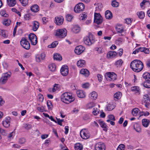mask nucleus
Wrapping results in <instances>:
<instances>
[{
	"mask_svg": "<svg viewBox=\"0 0 150 150\" xmlns=\"http://www.w3.org/2000/svg\"><path fill=\"white\" fill-rule=\"evenodd\" d=\"M130 67L134 72H138L142 70L144 65L143 63L140 60L135 59L131 62Z\"/></svg>",
	"mask_w": 150,
	"mask_h": 150,
	"instance_id": "1",
	"label": "nucleus"
},
{
	"mask_svg": "<svg viewBox=\"0 0 150 150\" xmlns=\"http://www.w3.org/2000/svg\"><path fill=\"white\" fill-rule=\"evenodd\" d=\"M61 100L66 103H69L73 101L75 98L72 96L71 94L67 92L63 93L61 96Z\"/></svg>",
	"mask_w": 150,
	"mask_h": 150,
	"instance_id": "2",
	"label": "nucleus"
},
{
	"mask_svg": "<svg viewBox=\"0 0 150 150\" xmlns=\"http://www.w3.org/2000/svg\"><path fill=\"white\" fill-rule=\"evenodd\" d=\"M55 35L59 38H64L67 34V30L66 29H58L55 31Z\"/></svg>",
	"mask_w": 150,
	"mask_h": 150,
	"instance_id": "3",
	"label": "nucleus"
},
{
	"mask_svg": "<svg viewBox=\"0 0 150 150\" xmlns=\"http://www.w3.org/2000/svg\"><path fill=\"white\" fill-rule=\"evenodd\" d=\"M84 42L86 45H91L94 43L95 40L94 38L92 35H89L84 38Z\"/></svg>",
	"mask_w": 150,
	"mask_h": 150,
	"instance_id": "4",
	"label": "nucleus"
},
{
	"mask_svg": "<svg viewBox=\"0 0 150 150\" xmlns=\"http://www.w3.org/2000/svg\"><path fill=\"white\" fill-rule=\"evenodd\" d=\"M11 73L10 72L4 74L0 79V82L2 84H5L8 79L11 77Z\"/></svg>",
	"mask_w": 150,
	"mask_h": 150,
	"instance_id": "5",
	"label": "nucleus"
},
{
	"mask_svg": "<svg viewBox=\"0 0 150 150\" xmlns=\"http://www.w3.org/2000/svg\"><path fill=\"white\" fill-rule=\"evenodd\" d=\"M21 45L23 48L26 50H28L30 48V45L29 42L24 38H23L20 41Z\"/></svg>",
	"mask_w": 150,
	"mask_h": 150,
	"instance_id": "6",
	"label": "nucleus"
},
{
	"mask_svg": "<svg viewBox=\"0 0 150 150\" xmlns=\"http://www.w3.org/2000/svg\"><path fill=\"white\" fill-rule=\"evenodd\" d=\"M94 22L98 25L100 24L103 22V18L99 13H94Z\"/></svg>",
	"mask_w": 150,
	"mask_h": 150,
	"instance_id": "7",
	"label": "nucleus"
},
{
	"mask_svg": "<svg viewBox=\"0 0 150 150\" xmlns=\"http://www.w3.org/2000/svg\"><path fill=\"white\" fill-rule=\"evenodd\" d=\"M29 39L32 45H35L37 43V38L36 36L34 33H30L28 36Z\"/></svg>",
	"mask_w": 150,
	"mask_h": 150,
	"instance_id": "8",
	"label": "nucleus"
},
{
	"mask_svg": "<svg viewBox=\"0 0 150 150\" xmlns=\"http://www.w3.org/2000/svg\"><path fill=\"white\" fill-rule=\"evenodd\" d=\"M84 8L85 6L83 3H79L75 6L74 11L76 13H79L82 11Z\"/></svg>",
	"mask_w": 150,
	"mask_h": 150,
	"instance_id": "9",
	"label": "nucleus"
},
{
	"mask_svg": "<svg viewBox=\"0 0 150 150\" xmlns=\"http://www.w3.org/2000/svg\"><path fill=\"white\" fill-rule=\"evenodd\" d=\"M149 98L148 95L147 94L144 95L142 101V104L144 105L146 108H149Z\"/></svg>",
	"mask_w": 150,
	"mask_h": 150,
	"instance_id": "10",
	"label": "nucleus"
},
{
	"mask_svg": "<svg viewBox=\"0 0 150 150\" xmlns=\"http://www.w3.org/2000/svg\"><path fill=\"white\" fill-rule=\"evenodd\" d=\"M105 148L104 144L102 142L97 143L95 146V150H105Z\"/></svg>",
	"mask_w": 150,
	"mask_h": 150,
	"instance_id": "11",
	"label": "nucleus"
},
{
	"mask_svg": "<svg viewBox=\"0 0 150 150\" xmlns=\"http://www.w3.org/2000/svg\"><path fill=\"white\" fill-rule=\"evenodd\" d=\"M69 71V68L66 65L62 66L60 69L61 73L63 76H67L68 74Z\"/></svg>",
	"mask_w": 150,
	"mask_h": 150,
	"instance_id": "12",
	"label": "nucleus"
},
{
	"mask_svg": "<svg viewBox=\"0 0 150 150\" xmlns=\"http://www.w3.org/2000/svg\"><path fill=\"white\" fill-rule=\"evenodd\" d=\"M85 50V48L82 45H79L76 47L74 51L76 54L80 55Z\"/></svg>",
	"mask_w": 150,
	"mask_h": 150,
	"instance_id": "13",
	"label": "nucleus"
},
{
	"mask_svg": "<svg viewBox=\"0 0 150 150\" xmlns=\"http://www.w3.org/2000/svg\"><path fill=\"white\" fill-rule=\"evenodd\" d=\"M55 23L58 25H61L63 22L64 18L61 16H59L55 17Z\"/></svg>",
	"mask_w": 150,
	"mask_h": 150,
	"instance_id": "14",
	"label": "nucleus"
},
{
	"mask_svg": "<svg viewBox=\"0 0 150 150\" xmlns=\"http://www.w3.org/2000/svg\"><path fill=\"white\" fill-rule=\"evenodd\" d=\"M11 118L10 117H7L5 120L2 122L3 125L5 127H8L10 125Z\"/></svg>",
	"mask_w": 150,
	"mask_h": 150,
	"instance_id": "15",
	"label": "nucleus"
},
{
	"mask_svg": "<svg viewBox=\"0 0 150 150\" xmlns=\"http://www.w3.org/2000/svg\"><path fill=\"white\" fill-rule=\"evenodd\" d=\"M80 135L81 137L84 139H87L90 137L89 134L84 132L83 130H81L80 131Z\"/></svg>",
	"mask_w": 150,
	"mask_h": 150,
	"instance_id": "16",
	"label": "nucleus"
},
{
	"mask_svg": "<svg viewBox=\"0 0 150 150\" xmlns=\"http://www.w3.org/2000/svg\"><path fill=\"white\" fill-rule=\"evenodd\" d=\"M76 93L78 96L79 98H83L86 97V93L82 90H78L76 92Z\"/></svg>",
	"mask_w": 150,
	"mask_h": 150,
	"instance_id": "17",
	"label": "nucleus"
},
{
	"mask_svg": "<svg viewBox=\"0 0 150 150\" xmlns=\"http://www.w3.org/2000/svg\"><path fill=\"white\" fill-rule=\"evenodd\" d=\"M39 26V23L37 21H35L33 22L32 30L34 31H36Z\"/></svg>",
	"mask_w": 150,
	"mask_h": 150,
	"instance_id": "18",
	"label": "nucleus"
},
{
	"mask_svg": "<svg viewBox=\"0 0 150 150\" xmlns=\"http://www.w3.org/2000/svg\"><path fill=\"white\" fill-rule=\"evenodd\" d=\"M115 107V104L113 103H110L108 104L106 108L107 110L111 111Z\"/></svg>",
	"mask_w": 150,
	"mask_h": 150,
	"instance_id": "19",
	"label": "nucleus"
},
{
	"mask_svg": "<svg viewBox=\"0 0 150 150\" xmlns=\"http://www.w3.org/2000/svg\"><path fill=\"white\" fill-rule=\"evenodd\" d=\"M105 16L106 18L108 19H111L112 17V13L109 10H107L105 11Z\"/></svg>",
	"mask_w": 150,
	"mask_h": 150,
	"instance_id": "20",
	"label": "nucleus"
},
{
	"mask_svg": "<svg viewBox=\"0 0 150 150\" xmlns=\"http://www.w3.org/2000/svg\"><path fill=\"white\" fill-rule=\"evenodd\" d=\"M77 64L79 67H84L86 64L85 61L83 60H80L77 62Z\"/></svg>",
	"mask_w": 150,
	"mask_h": 150,
	"instance_id": "21",
	"label": "nucleus"
},
{
	"mask_svg": "<svg viewBox=\"0 0 150 150\" xmlns=\"http://www.w3.org/2000/svg\"><path fill=\"white\" fill-rule=\"evenodd\" d=\"M81 74L85 76H88L89 75V71L86 69H82L80 71Z\"/></svg>",
	"mask_w": 150,
	"mask_h": 150,
	"instance_id": "22",
	"label": "nucleus"
},
{
	"mask_svg": "<svg viewBox=\"0 0 150 150\" xmlns=\"http://www.w3.org/2000/svg\"><path fill=\"white\" fill-rule=\"evenodd\" d=\"M97 96L98 94L95 91H93L89 95V97L91 99L95 100L96 99Z\"/></svg>",
	"mask_w": 150,
	"mask_h": 150,
	"instance_id": "23",
	"label": "nucleus"
},
{
	"mask_svg": "<svg viewBox=\"0 0 150 150\" xmlns=\"http://www.w3.org/2000/svg\"><path fill=\"white\" fill-rule=\"evenodd\" d=\"M142 122L143 125L145 127H146L149 126L150 122L148 119H144L142 120Z\"/></svg>",
	"mask_w": 150,
	"mask_h": 150,
	"instance_id": "24",
	"label": "nucleus"
},
{
	"mask_svg": "<svg viewBox=\"0 0 150 150\" xmlns=\"http://www.w3.org/2000/svg\"><path fill=\"white\" fill-rule=\"evenodd\" d=\"M30 9L33 12H37L39 10V7L37 5L35 4L31 6Z\"/></svg>",
	"mask_w": 150,
	"mask_h": 150,
	"instance_id": "25",
	"label": "nucleus"
},
{
	"mask_svg": "<svg viewBox=\"0 0 150 150\" xmlns=\"http://www.w3.org/2000/svg\"><path fill=\"white\" fill-rule=\"evenodd\" d=\"M143 78L145 79L146 81L150 82V74L146 72L144 73L143 75Z\"/></svg>",
	"mask_w": 150,
	"mask_h": 150,
	"instance_id": "26",
	"label": "nucleus"
},
{
	"mask_svg": "<svg viewBox=\"0 0 150 150\" xmlns=\"http://www.w3.org/2000/svg\"><path fill=\"white\" fill-rule=\"evenodd\" d=\"M50 70L52 72L55 71L56 69V66L55 64L54 63H52L50 64L48 67Z\"/></svg>",
	"mask_w": 150,
	"mask_h": 150,
	"instance_id": "27",
	"label": "nucleus"
},
{
	"mask_svg": "<svg viewBox=\"0 0 150 150\" xmlns=\"http://www.w3.org/2000/svg\"><path fill=\"white\" fill-rule=\"evenodd\" d=\"M83 148L82 145L80 143H77L74 146V149L75 150H82Z\"/></svg>",
	"mask_w": 150,
	"mask_h": 150,
	"instance_id": "28",
	"label": "nucleus"
},
{
	"mask_svg": "<svg viewBox=\"0 0 150 150\" xmlns=\"http://www.w3.org/2000/svg\"><path fill=\"white\" fill-rule=\"evenodd\" d=\"M99 123L100 126L101 127L103 128V129L105 131H107V129L106 128V125L105 123L103 121L101 120L99 121Z\"/></svg>",
	"mask_w": 150,
	"mask_h": 150,
	"instance_id": "29",
	"label": "nucleus"
},
{
	"mask_svg": "<svg viewBox=\"0 0 150 150\" xmlns=\"http://www.w3.org/2000/svg\"><path fill=\"white\" fill-rule=\"evenodd\" d=\"M8 5L10 6H13L16 4V0H7Z\"/></svg>",
	"mask_w": 150,
	"mask_h": 150,
	"instance_id": "30",
	"label": "nucleus"
},
{
	"mask_svg": "<svg viewBox=\"0 0 150 150\" xmlns=\"http://www.w3.org/2000/svg\"><path fill=\"white\" fill-rule=\"evenodd\" d=\"M53 58L54 60H56L61 61L62 58L60 55L59 54L56 53L53 55Z\"/></svg>",
	"mask_w": 150,
	"mask_h": 150,
	"instance_id": "31",
	"label": "nucleus"
},
{
	"mask_svg": "<svg viewBox=\"0 0 150 150\" xmlns=\"http://www.w3.org/2000/svg\"><path fill=\"white\" fill-rule=\"evenodd\" d=\"M122 96V93L120 92H116L114 95V98L115 100H117L120 99Z\"/></svg>",
	"mask_w": 150,
	"mask_h": 150,
	"instance_id": "32",
	"label": "nucleus"
},
{
	"mask_svg": "<svg viewBox=\"0 0 150 150\" xmlns=\"http://www.w3.org/2000/svg\"><path fill=\"white\" fill-rule=\"evenodd\" d=\"M140 52H144L145 54H148L149 53V50L148 48L144 47H140Z\"/></svg>",
	"mask_w": 150,
	"mask_h": 150,
	"instance_id": "33",
	"label": "nucleus"
},
{
	"mask_svg": "<svg viewBox=\"0 0 150 150\" xmlns=\"http://www.w3.org/2000/svg\"><path fill=\"white\" fill-rule=\"evenodd\" d=\"M7 31L6 30L0 29V35H1L3 37L6 38L8 36L7 35Z\"/></svg>",
	"mask_w": 150,
	"mask_h": 150,
	"instance_id": "34",
	"label": "nucleus"
},
{
	"mask_svg": "<svg viewBox=\"0 0 150 150\" xmlns=\"http://www.w3.org/2000/svg\"><path fill=\"white\" fill-rule=\"evenodd\" d=\"M117 54V53L115 51H110L109 52L108 54V56L110 57H113Z\"/></svg>",
	"mask_w": 150,
	"mask_h": 150,
	"instance_id": "35",
	"label": "nucleus"
},
{
	"mask_svg": "<svg viewBox=\"0 0 150 150\" xmlns=\"http://www.w3.org/2000/svg\"><path fill=\"white\" fill-rule=\"evenodd\" d=\"M123 63V61L121 59H120L116 61L115 64V65L117 67L121 66Z\"/></svg>",
	"mask_w": 150,
	"mask_h": 150,
	"instance_id": "36",
	"label": "nucleus"
},
{
	"mask_svg": "<svg viewBox=\"0 0 150 150\" xmlns=\"http://www.w3.org/2000/svg\"><path fill=\"white\" fill-rule=\"evenodd\" d=\"M116 75L115 73L112 72L110 78H108V80L109 81H114L116 79Z\"/></svg>",
	"mask_w": 150,
	"mask_h": 150,
	"instance_id": "37",
	"label": "nucleus"
},
{
	"mask_svg": "<svg viewBox=\"0 0 150 150\" xmlns=\"http://www.w3.org/2000/svg\"><path fill=\"white\" fill-rule=\"evenodd\" d=\"M80 30V28L78 26H74L72 29V31L75 33H77L79 32Z\"/></svg>",
	"mask_w": 150,
	"mask_h": 150,
	"instance_id": "38",
	"label": "nucleus"
},
{
	"mask_svg": "<svg viewBox=\"0 0 150 150\" xmlns=\"http://www.w3.org/2000/svg\"><path fill=\"white\" fill-rule=\"evenodd\" d=\"M137 14L138 17L140 19L143 18L145 16V13L144 12L142 11L138 12Z\"/></svg>",
	"mask_w": 150,
	"mask_h": 150,
	"instance_id": "39",
	"label": "nucleus"
},
{
	"mask_svg": "<svg viewBox=\"0 0 150 150\" xmlns=\"http://www.w3.org/2000/svg\"><path fill=\"white\" fill-rule=\"evenodd\" d=\"M58 43V42L57 41H55L51 45H48L47 47L50 48H53L55 47Z\"/></svg>",
	"mask_w": 150,
	"mask_h": 150,
	"instance_id": "40",
	"label": "nucleus"
},
{
	"mask_svg": "<svg viewBox=\"0 0 150 150\" xmlns=\"http://www.w3.org/2000/svg\"><path fill=\"white\" fill-rule=\"evenodd\" d=\"M59 84H55L53 88L52 89V91L53 92H54L57 90L59 89Z\"/></svg>",
	"mask_w": 150,
	"mask_h": 150,
	"instance_id": "41",
	"label": "nucleus"
},
{
	"mask_svg": "<svg viewBox=\"0 0 150 150\" xmlns=\"http://www.w3.org/2000/svg\"><path fill=\"white\" fill-rule=\"evenodd\" d=\"M134 129L138 132L140 133L141 132V129L139 125H138L137 124L136 126L134 125Z\"/></svg>",
	"mask_w": 150,
	"mask_h": 150,
	"instance_id": "42",
	"label": "nucleus"
},
{
	"mask_svg": "<svg viewBox=\"0 0 150 150\" xmlns=\"http://www.w3.org/2000/svg\"><path fill=\"white\" fill-rule=\"evenodd\" d=\"M132 91L136 93L139 92V88L137 86H134L131 87Z\"/></svg>",
	"mask_w": 150,
	"mask_h": 150,
	"instance_id": "43",
	"label": "nucleus"
},
{
	"mask_svg": "<svg viewBox=\"0 0 150 150\" xmlns=\"http://www.w3.org/2000/svg\"><path fill=\"white\" fill-rule=\"evenodd\" d=\"M11 22V20L9 19H5L4 20L3 24L6 26H8L10 25Z\"/></svg>",
	"mask_w": 150,
	"mask_h": 150,
	"instance_id": "44",
	"label": "nucleus"
},
{
	"mask_svg": "<svg viewBox=\"0 0 150 150\" xmlns=\"http://www.w3.org/2000/svg\"><path fill=\"white\" fill-rule=\"evenodd\" d=\"M95 105L94 102H90L88 103L87 105V108L88 109L91 108L93 107Z\"/></svg>",
	"mask_w": 150,
	"mask_h": 150,
	"instance_id": "45",
	"label": "nucleus"
},
{
	"mask_svg": "<svg viewBox=\"0 0 150 150\" xmlns=\"http://www.w3.org/2000/svg\"><path fill=\"white\" fill-rule=\"evenodd\" d=\"M139 109L138 108H135L132 110V114L134 116H136L138 112Z\"/></svg>",
	"mask_w": 150,
	"mask_h": 150,
	"instance_id": "46",
	"label": "nucleus"
},
{
	"mask_svg": "<svg viewBox=\"0 0 150 150\" xmlns=\"http://www.w3.org/2000/svg\"><path fill=\"white\" fill-rule=\"evenodd\" d=\"M111 4L113 7H117L119 5V3L115 0L112 1Z\"/></svg>",
	"mask_w": 150,
	"mask_h": 150,
	"instance_id": "47",
	"label": "nucleus"
},
{
	"mask_svg": "<svg viewBox=\"0 0 150 150\" xmlns=\"http://www.w3.org/2000/svg\"><path fill=\"white\" fill-rule=\"evenodd\" d=\"M22 5L24 6H26L28 4V0H19Z\"/></svg>",
	"mask_w": 150,
	"mask_h": 150,
	"instance_id": "48",
	"label": "nucleus"
},
{
	"mask_svg": "<svg viewBox=\"0 0 150 150\" xmlns=\"http://www.w3.org/2000/svg\"><path fill=\"white\" fill-rule=\"evenodd\" d=\"M125 148V146L124 144H120L117 147V150H124Z\"/></svg>",
	"mask_w": 150,
	"mask_h": 150,
	"instance_id": "49",
	"label": "nucleus"
},
{
	"mask_svg": "<svg viewBox=\"0 0 150 150\" xmlns=\"http://www.w3.org/2000/svg\"><path fill=\"white\" fill-rule=\"evenodd\" d=\"M25 142V139L24 138H21L19 139L18 142L21 144H24Z\"/></svg>",
	"mask_w": 150,
	"mask_h": 150,
	"instance_id": "50",
	"label": "nucleus"
},
{
	"mask_svg": "<svg viewBox=\"0 0 150 150\" xmlns=\"http://www.w3.org/2000/svg\"><path fill=\"white\" fill-rule=\"evenodd\" d=\"M47 107L49 110H51L52 107V105L51 101L50 100H47Z\"/></svg>",
	"mask_w": 150,
	"mask_h": 150,
	"instance_id": "51",
	"label": "nucleus"
},
{
	"mask_svg": "<svg viewBox=\"0 0 150 150\" xmlns=\"http://www.w3.org/2000/svg\"><path fill=\"white\" fill-rule=\"evenodd\" d=\"M24 128L26 129H29L32 127V125L30 124H25L24 126Z\"/></svg>",
	"mask_w": 150,
	"mask_h": 150,
	"instance_id": "52",
	"label": "nucleus"
},
{
	"mask_svg": "<svg viewBox=\"0 0 150 150\" xmlns=\"http://www.w3.org/2000/svg\"><path fill=\"white\" fill-rule=\"evenodd\" d=\"M123 41V39L122 38H119L116 40L115 43L118 45H120L121 44Z\"/></svg>",
	"mask_w": 150,
	"mask_h": 150,
	"instance_id": "53",
	"label": "nucleus"
},
{
	"mask_svg": "<svg viewBox=\"0 0 150 150\" xmlns=\"http://www.w3.org/2000/svg\"><path fill=\"white\" fill-rule=\"evenodd\" d=\"M112 74V72H108L106 73L105 74V77L108 80H108V78H110Z\"/></svg>",
	"mask_w": 150,
	"mask_h": 150,
	"instance_id": "54",
	"label": "nucleus"
},
{
	"mask_svg": "<svg viewBox=\"0 0 150 150\" xmlns=\"http://www.w3.org/2000/svg\"><path fill=\"white\" fill-rule=\"evenodd\" d=\"M66 17L67 20L69 21H71L73 18L72 16L69 14L67 15Z\"/></svg>",
	"mask_w": 150,
	"mask_h": 150,
	"instance_id": "55",
	"label": "nucleus"
},
{
	"mask_svg": "<svg viewBox=\"0 0 150 150\" xmlns=\"http://www.w3.org/2000/svg\"><path fill=\"white\" fill-rule=\"evenodd\" d=\"M31 55V53L30 52H27L24 54V57L25 58H28Z\"/></svg>",
	"mask_w": 150,
	"mask_h": 150,
	"instance_id": "56",
	"label": "nucleus"
},
{
	"mask_svg": "<svg viewBox=\"0 0 150 150\" xmlns=\"http://www.w3.org/2000/svg\"><path fill=\"white\" fill-rule=\"evenodd\" d=\"M144 87L147 88H150V82L146 81L145 83H144Z\"/></svg>",
	"mask_w": 150,
	"mask_h": 150,
	"instance_id": "57",
	"label": "nucleus"
},
{
	"mask_svg": "<svg viewBox=\"0 0 150 150\" xmlns=\"http://www.w3.org/2000/svg\"><path fill=\"white\" fill-rule=\"evenodd\" d=\"M37 110L43 112L44 111L46 112L45 109L43 106L38 107L37 108Z\"/></svg>",
	"mask_w": 150,
	"mask_h": 150,
	"instance_id": "58",
	"label": "nucleus"
},
{
	"mask_svg": "<svg viewBox=\"0 0 150 150\" xmlns=\"http://www.w3.org/2000/svg\"><path fill=\"white\" fill-rule=\"evenodd\" d=\"M15 135V133L12 132L11 133H10L8 136V138L11 139H12L13 138L14 136Z\"/></svg>",
	"mask_w": 150,
	"mask_h": 150,
	"instance_id": "59",
	"label": "nucleus"
},
{
	"mask_svg": "<svg viewBox=\"0 0 150 150\" xmlns=\"http://www.w3.org/2000/svg\"><path fill=\"white\" fill-rule=\"evenodd\" d=\"M1 15L4 17H7L8 15L6 13L5 11L4 10L0 12Z\"/></svg>",
	"mask_w": 150,
	"mask_h": 150,
	"instance_id": "60",
	"label": "nucleus"
},
{
	"mask_svg": "<svg viewBox=\"0 0 150 150\" xmlns=\"http://www.w3.org/2000/svg\"><path fill=\"white\" fill-rule=\"evenodd\" d=\"M38 100L42 102L44 98L42 95L41 94H39L38 95Z\"/></svg>",
	"mask_w": 150,
	"mask_h": 150,
	"instance_id": "61",
	"label": "nucleus"
},
{
	"mask_svg": "<svg viewBox=\"0 0 150 150\" xmlns=\"http://www.w3.org/2000/svg\"><path fill=\"white\" fill-rule=\"evenodd\" d=\"M40 56L39 55H36L35 58L36 61L38 62H39L41 61V59L40 58Z\"/></svg>",
	"mask_w": 150,
	"mask_h": 150,
	"instance_id": "62",
	"label": "nucleus"
},
{
	"mask_svg": "<svg viewBox=\"0 0 150 150\" xmlns=\"http://www.w3.org/2000/svg\"><path fill=\"white\" fill-rule=\"evenodd\" d=\"M92 113L94 115H97L99 113V112L97 111V108H94L93 109Z\"/></svg>",
	"mask_w": 150,
	"mask_h": 150,
	"instance_id": "63",
	"label": "nucleus"
},
{
	"mask_svg": "<svg viewBox=\"0 0 150 150\" xmlns=\"http://www.w3.org/2000/svg\"><path fill=\"white\" fill-rule=\"evenodd\" d=\"M149 113L147 111H146L145 112H142L140 113L141 115V116L144 115L145 116H147L149 115Z\"/></svg>",
	"mask_w": 150,
	"mask_h": 150,
	"instance_id": "64",
	"label": "nucleus"
}]
</instances>
